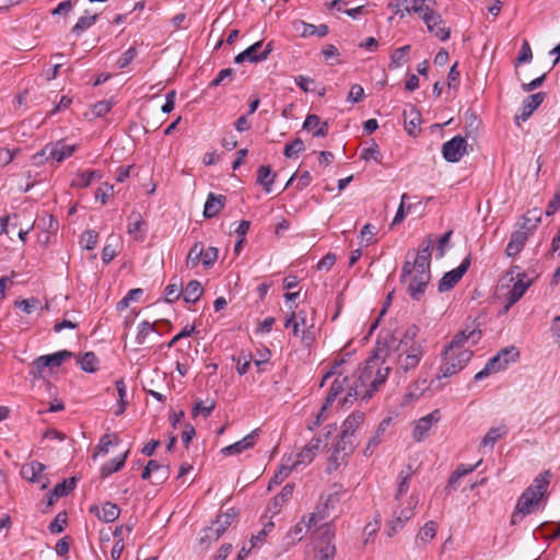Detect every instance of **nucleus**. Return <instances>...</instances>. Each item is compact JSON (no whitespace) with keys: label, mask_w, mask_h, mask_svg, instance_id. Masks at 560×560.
<instances>
[{"label":"nucleus","mask_w":560,"mask_h":560,"mask_svg":"<svg viewBox=\"0 0 560 560\" xmlns=\"http://www.w3.org/2000/svg\"><path fill=\"white\" fill-rule=\"evenodd\" d=\"M552 474L550 470L540 472L533 482L523 491L517 500L515 511L511 516V523L517 524L532 512V506L537 505L548 491Z\"/></svg>","instance_id":"1"},{"label":"nucleus","mask_w":560,"mask_h":560,"mask_svg":"<svg viewBox=\"0 0 560 560\" xmlns=\"http://www.w3.org/2000/svg\"><path fill=\"white\" fill-rule=\"evenodd\" d=\"M424 354L423 346H411L409 349H397L394 361V375L400 382L408 373L416 370Z\"/></svg>","instance_id":"2"},{"label":"nucleus","mask_w":560,"mask_h":560,"mask_svg":"<svg viewBox=\"0 0 560 560\" xmlns=\"http://www.w3.org/2000/svg\"><path fill=\"white\" fill-rule=\"evenodd\" d=\"M471 357L472 351L469 349L456 351L445 347L442 353L443 363L440 368V374L438 375V378L450 377L457 374L466 366Z\"/></svg>","instance_id":"3"},{"label":"nucleus","mask_w":560,"mask_h":560,"mask_svg":"<svg viewBox=\"0 0 560 560\" xmlns=\"http://www.w3.org/2000/svg\"><path fill=\"white\" fill-rule=\"evenodd\" d=\"M416 271L407 279V290L412 300L419 301L431 280V268L416 264Z\"/></svg>","instance_id":"4"},{"label":"nucleus","mask_w":560,"mask_h":560,"mask_svg":"<svg viewBox=\"0 0 560 560\" xmlns=\"http://www.w3.org/2000/svg\"><path fill=\"white\" fill-rule=\"evenodd\" d=\"M372 374V369L366 366L358 371V374L353 375L354 380L352 382L350 381L349 390L341 401L342 406L352 404L358 397H363L365 389H368L366 383L371 381Z\"/></svg>","instance_id":"5"},{"label":"nucleus","mask_w":560,"mask_h":560,"mask_svg":"<svg viewBox=\"0 0 560 560\" xmlns=\"http://www.w3.org/2000/svg\"><path fill=\"white\" fill-rule=\"evenodd\" d=\"M406 506L401 509H396L393 513V520L388 522L387 524V535L392 537L395 535L398 530H400L405 523L409 521L413 514L415 509L418 504V499L413 494H411L407 502Z\"/></svg>","instance_id":"6"},{"label":"nucleus","mask_w":560,"mask_h":560,"mask_svg":"<svg viewBox=\"0 0 560 560\" xmlns=\"http://www.w3.org/2000/svg\"><path fill=\"white\" fill-rule=\"evenodd\" d=\"M75 151V147L68 145L62 142L48 143L46 144L40 152L33 155L34 163L38 164L42 162V159L54 160L56 162H61L65 159L71 156Z\"/></svg>","instance_id":"7"},{"label":"nucleus","mask_w":560,"mask_h":560,"mask_svg":"<svg viewBox=\"0 0 560 560\" xmlns=\"http://www.w3.org/2000/svg\"><path fill=\"white\" fill-rule=\"evenodd\" d=\"M73 355L74 353L68 350H61L52 354L40 355L33 361L31 373L33 375H42L46 368H58L66 359H70Z\"/></svg>","instance_id":"8"},{"label":"nucleus","mask_w":560,"mask_h":560,"mask_svg":"<svg viewBox=\"0 0 560 560\" xmlns=\"http://www.w3.org/2000/svg\"><path fill=\"white\" fill-rule=\"evenodd\" d=\"M470 264H471V256L468 255L462 260L460 265L457 268L445 272L444 276L439 281V285H438L439 292L442 293V292H446V291H450L451 289H453L459 282V280L463 278V276L467 272Z\"/></svg>","instance_id":"9"},{"label":"nucleus","mask_w":560,"mask_h":560,"mask_svg":"<svg viewBox=\"0 0 560 560\" xmlns=\"http://www.w3.org/2000/svg\"><path fill=\"white\" fill-rule=\"evenodd\" d=\"M467 141L462 136H455L442 145L443 158L451 163L458 162L466 153Z\"/></svg>","instance_id":"10"},{"label":"nucleus","mask_w":560,"mask_h":560,"mask_svg":"<svg viewBox=\"0 0 560 560\" xmlns=\"http://www.w3.org/2000/svg\"><path fill=\"white\" fill-rule=\"evenodd\" d=\"M441 419L439 409L433 410L429 415L421 417L416 423L412 431V438L416 442H421L429 436V433L434 424Z\"/></svg>","instance_id":"11"},{"label":"nucleus","mask_w":560,"mask_h":560,"mask_svg":"<svg viewBox=\"0 0 560 560\" xmlns=\"http://www.w3.org/2000/svg\"><path fill=\"white\" fill-rule=\"evenodd\" d=\"M533 279L527 277L526 272H518L516 275V281L514 282L512 289L508 293L506 298V310L514 305L527 291V289L532 285Z\"/></svg>","instance_id":"12"},{"label":"nucleus","mask_w":560,"mask_h":560,"mask_svg":"<svg viewBox=\"0 0 560 560\" xmlns=\"http://www.w3.org/2000/svg\"><path fill=\"white\" fill-rule=\"evenodd\" d=\"M397 345H398V339L396 338V336L393 332H390V331L382 332L378 336L377 341H376V347L374 350V358H376V359L384 358L385 359L387 355H389L390 351L397 352Z\"/></svg>","instance_id":"13"},{"label":"nucleus","mask_w":560,"mask_h":560,"mask_svg":"<svg viewBox=\"0 0 560 560\" xmlns=\"http://www.w3.org/2000/svg\"><path fill=\"white\" fill-rule=\"evenodd\" d=\"M545 98V92H537L535 94L527 96L522 103L521 114L515 115L516 124H520V120L526 121L533 115V113L540 106Z\"/></svg>","instance_id":"14"},{"label":"nucleus","mask_w":560,"mask_h":560,"mask_svg":"<svg viewBox=\"0 0 560 560\" xmlns=\"http://www.w3.org/2000/svg\"><path fill=\"white\" fill-rule=\"evenodd\" d=\"M258 432H259L258 429L252 431L249 434H247L242 440H240L229 446L223 447L221 450V453L225 456H232V455L241 454L244 451L252 448L256 444Z\"/></svg>","instance_id":"15"},{"label":"nucleus","mask_w":560,"mask_h":560,"mask_svg":"<svg viewBox=\"0 0 560 560\" xmlns=\"http://www.w3.org/2000/svg\"><path fill=\"white\" fill-rule=\"evenodd\" d=\"M303 129L311 131L313 137L324 138L328 135V121H322L316 114H308L303 122Z\"/></svg>","instance_id":"16"},{"label":"nucleus","mask_w":560,"mask_h":560,"mask_svg":"<svg viewBox=\"0 0 560 560\" xmlns=\"http://www.w3.org/2000/svg\"><path fill=\"white\" fill-rule=\"evenodd\" d=\"M145 226L147 223L142 219V215L140 212L132 211L128 217V233L136 240V241H143L145 236Z\"/></svg>","instance_id":"17"},{"label":"nucleus","mask_w":560,"mask_h":560,"mask_svg":"<svg viewBox=\"0 0 560 560\" xmlns=\"http://www.w3.org/2000/svg\"><path fill=\"white\" fill-rule=\"evenodd\" d=\"M350 386V378L348 376H339L334 380L328 394L326 396L325 402H324V409H327L332 405V402L336 400V398L345 390H349Z\"/></svg>","instance_id":"18"},{"label":"nucleus","mask_w":560,"mask_h":560,"mask_svg":"<svg viewBox=\"0 0 560 560\" xmlns=\"http://www.w3.org/2000/svg\"><path fill=\"white\" fill-rule=\"evenodd\" d=\"M529 235V232L523 231L521 229L514 231L505 248L506 256H516L524 248Z\"/></svg>","instance_id":"19"},{"label":"nucleus","mask_w":560,"mask_h":560,"mask_svg":"<svg viewBox=\"0 0 560 560\" xmlns=\"http://www.w3.org/2000/svg\"><path fill=\"white\" fill-rule=\"evenodd\" d=\"M480 336H481V331L480 330H477V329H471V330H468V329H464V330H460L458 331L454 337L453 339L451 340V342L446 346V348L448 349H454L456 351H459V350H463V346L466 341H468L469 339L472 340V343H477L478 340L480 339Z\"/></svg>","instance_id":"20"},{"label":"nucleus","mask_w":560,"mask_h":560,"mask_svg":"<svg viewBox=\"0 0 560 560\" xmlns=\"http://www.w3.org/2000/svg\"><path fill=\"white\" fill-rule=\"evenodd\" d=\"M90 512L95 513L98 520L105 523H112L119 517L120 508L116 503L105 502L101 510L94 505L90 509Z\"/></svg>","instance_id":"21"},{"label":"nucleus","mask_w":560,"mask_h":560,"mask_svg":"<svg viewBox=\"0 0 560 560\" xmlns=\"http://www.w3.org/2000/svg\"><path fill=\"white\" fill-rule=\"evenodd\" d=\"M226 201V197L223 195H215L214 192H210L207 197L205 207H203V215L205 218H214L220 213V211L224 208Z\"/></svg>","instance_id":"22"},{"label":"nucleus","mask_w":560,"mask_h":560,"mask_svg":"<svg viewBox=\"0 0 560 560\" xmlns=\"http://www.w3.org/2000/svg\"><path fill=\"white\" fill-rule=\"evenodd\" d=\"M402 116L407 132L410 136H416L419 131L417 128L421 122L420 112L416 108L415 105L409 104L408 108L404 110Z\"/></svg>","instance_id":"23"},{"label":"nucleus","mask_w":560,"mask_h":560,"mask_svg":"<svg viewBox=\"0 0 560 560\" xmlns=\"http://www.w3.org/2000/svg\"><path fill=\"white\" fill-rule=\"evenodd\" d=\"M45 469V465L37 462V460H33L31 463H27L25 465L22 466L21 468V476L25 479V480H28L31 482H40L42 479L44 478L42 472L44 471Z\"/></svg>","instance_id":"24"},{"label":"nucleus","mask_w":560,"mask_h":560,"mask_svg":"<svg viewBox=\"0 0 560 560\" xmlns=\"http://www.w3.org/2000/svg\"><path fill=\"white\" fill-rule=\"evenodd\" d=\"M262 47V40L256 42L255 44L250 45L248 48H246L245 55L247 56V61L249 62H258L262 61L268 58L270 52L272 51V45L271 43H268L262 51H259Z\"/></svg>","instance_id":"25"},{"label":"nucleus","mask_w":560,"mask_h":560,"mask_svg":"<svg viewBox=\"0 0 560 560\" xmlns=\"http://www.w3.org/2000/svg\"><path fill=\"white\" fill-rule=\"evenodd\" d=\"M506 434L508 428L505 424L490 428L486 435L482 438L479 444V448L489 447L490 451L493 450V446L498 442V440L505 436Z\"/></svg>","instance_id":"26"},{"label":"nucleus","mask_w":560,"mask_h":560,"mask_svg":"<svg viewBox=\"0 0 560 560\" xmlns=\"http://www.w3.org/2000/svg\"><path fill=\"white\" fill-rule=\"evenodd\" d=\"M276 177L277 174L272 172L270 165H260L257 170L256 183L262 186L264 190L269 194Z\"/></svg>","instance_id":"27"},{"label":"nucleus","mask_w":560,"mask_h":560,"mask_svg":"<svg viewBox=\"0 0 560 560\" xmlns=\"http://www.w3.org/2000/svg\"><path fill=\"white\" fill-rule=\"evenodd\" d=\"M295 468L293 464V456L289 455L283 457L282 463L277 470V472L273 475V477L270 480L269 489L272 485H279L289 475L290 472Z\"/></svg>","instance_id":"28"},{"label":"nucleus","mask_w":560,"mask_h":560,"mask_svg":"<svg viewBox=\"0 0 560 560\" xmlns=\"http://www.w3.org/2000/svg\"><path fill=\"white\" fill-rule=\"evenodd\" d=\"M293 489H294V485L293 483H287L280 491V493H278L270 506L268 508L269 511L272 512V514H278L281 506L287 502L289 501L291 498H292V494H293Z\"/></svg>","instance_id":"29"},{"label":"nucleus","mask_w":560,"mask_h":560,"mask_svg":"<svg viewBox=\"0 0 560 560\" xmlns=\"http://www.w3.org/2000/svg\"><path fill=\"white\" fill-rule=\"evenodd\" d=\"M128 455L129 451H126L122 455L106 462L101 468V477L107 478L112 474L119 471L125 466Z\"/></svg>","instance_id":"30"},{"label":"nucleus","mask_w":560,"mask_h":560,"mask_svg":"<svg viewBox=\"0 0 560 560\" xmlns=\"http://www.w3.org/2000/svg\"><path fill=\"white\" fill-rule=\"evenodd\" d=\"M392 368L386 366L383 370L378 369L375 377L371 381L368 389H365L362 400L368 401L373 394L378 389V386L385 383Z\"/></svg>","instance_id":"31"},{"label":"nucleus","mask_w":560,"mask_h":560,"mask_svg":"<svg viewBox=\"0 0 560 560\" xmlns=\"http://www.w3.org/2000/svg\"><path fill=\"white\" fill-rule=\"evenodd\" d=\"M433 240L429 235L428 238L421 244L416 256V264L430 267L432 256Z\"/></svg>","instance_id":"32"},{"label":"nucleus","mask_w":560,"mask_h":560,"mask_svg":"<svg viewBox=\"0 0 560 560\" xmlns=\"http://www.w3.org/2000/svg\"><path fill=\"white\" fill-rule=\"evenodd\" d=\"M202 292L201 283L197 280H190L183 290L184 301L188 304H194L200 299Z\"/></svg>","instance_id":"33"},{"label":"nucleus","mask_w":560,"mask_h":560,"mask_svg":"<svg viewBox=\"0 0 560 560\" xmlns=\"http://www.w3.org/2000/svg\"><path fill=\"white\" fill-rule=\"evenodd\" d=\"M310 528L311 527H308V522L306 523L305 517H303L301 522L288 530L285 536L287 544L294 545L295 542L300 541Z\"/></svg>","instance_id":"34"},{"label":"nucleus","mask_w":560,"mask_h":560,"mask_svg":"<svg viewBox=\"0 0 560 560\" xmlns=\"http://www.w3.org/2000/svg\"><path fill=\"white\" fill-rule=\"evenodd\" d=\"M364 420V413L357 411L351 413L342 423L341 432L345 433L346 436H353L357 429Z\"/></svg>","instance_id":"35"},{"label":"nucleus","mask_w":560,"mask_h":560,"mask_svg":"<svg viewBox=\"0 0 560 560\" xmlns=\"http://www.w3.org/2000/svg\"><path fill=\"white\" fill-rule=\"evenodd\" d=\"M540 222V212L538 209L529 210L523 218L520 229L530 234L536 230Z\"/></svg>","instance_id":"36"},{"label":"nucleus","mask_w":560,"mask_h":560,"mask_svg":"<svg viewBox=\"0 0 560 560\" xmlns=\"http://www.w3.org/2000/svg\"><path fill=\"white\" fill-rule=\"evenodd\" d=\"M335 454H342L341 459L351 455L354 451L352 436H346L345 433H340L338 442L334 445Z\"/></svg>","instance_id":"37"},{"label":"nucleus","mask_w":560,"mask_h":560,"mask_svg":"<svg viewBox=\"0 0 560 560\" xmlns=\"http://www.w3.org/2000/svg\"><path fill=\"white\" fill-rule=\"evenodd\" d=\"M413 475V471L411 469V466H407L406 469L401 470L398 475V487L395 494V500L399 501L400 498L407 493L409 489V480L411 476Z\"/></svg>","instance_id":"38"},{"label":"nucleus","mask_w":560,"mask_h":560,"mask_svg":"<svg viewBox=\"0 0 560 560\" xmlns=\"http://www.w3.org/2000/svg\"><path fill=\"white\" fill-rule=\"evenodd\" d=\"M419 328L416 325H410L404 332L402 337L399 339L397 349H409L411 346H422L421 343L415 342L416 337L418 336Z\"/></svg>","instance_id":"39"},{"label":"nucleus","mask_w":560,"mask_h":560,"mask_svg":"<svg viewBox=\"0 0 560 560\" xmlns=\"http://www.w3.org/2000/svg\"><path fill=\"white\" fill-rule=\"evenodd\" d=\"M330 509L319 500L313 513L308 515V527L316 526L318 522L325 521L330 515Z\"/></svg>","instance_id":"40"},{"label":"nucleus","mask_w":560,"mask_h":560,"mask_svg":"<svg viewBox=\"0 0 560 560\" xmlns=\"http://www.w3.org/2000/svg\"><path fill=\"white\" fill-rule=\"evenodd\" d=\"M235 516L236 511L234 509H229L226 512L220 513L215 521L212 522V525L218 528L221 535H223L228 527L232 524Z\"/></svg>","instance_id":"41"},{"label":"nucleus","mask_w":560,"mask_h":560,"mask_svg":"<svg viewBox=\"0 0 560 560\" xmlns=\"http://www.w3.org/2000/svg\"><path fill=\"white\" fill-rule=\"evenodd\" d=\"M80 368L88 373H94L98 369V359L94 352H85L83 355L78 358Z\"/></svg>","instance_id":"42"},{"label":"nucleus","mask_w":560,"mask_h":560,"mask_svg":"<svg viewBox=\"0 0 560 560\" xmlns=\"http://www.w3.org/2000/svg\"><path fill=\"white\" fill-rule=\"evenodd\" d=\"M152 334H158L155 329V325L149 323L148 320H143L138 325V332L136 336V342L139 346L145 345L149 336Z\"/></svg>","instance_id":"43"},{"label":"nucleus","mask_w":560,"mask_h":560,"mask_svg":"<svg viewBox=\"0 0 560 560\" xmlns=\"http://www.w3.org/2000/svg\"><path fill=\"white\" fill-rule=\"evenodd\" d=\"M115 386L118 393V404L117 409L115 410L116 416H121L127 407V387L124 378H119L115 382Z\"/></svg>","instance_id":"44"},{"label":"nucleus","mask_w":560,"mask_h":560,"mask_svg":"<svg viewBox=\"0 0 560 560\" xmlns=\"http://www.w3.org/2000/svg\"><path fill=\"white\" fill-rule=\"evenodd\" d=\"M203 254V244L201 242H196L190 248L187 258L186 265L189 268H195L198 266L200 261H202Z\"/></svg>","instance_id":"45"},{"label":"nucleus","mask_w":560,"mask_h":560,"mask_svg":"<svg viewBox=\"0 0 560 560\" xmlns=\"http://www.w3.org/2000/svg\"><path fill=\"white\" fill-rule=\"evenodd\" d=\"M438 524L434 521H429L419 530L416 541L420 540L423 544L430 542L436 535Z\"/></svg>","instance_id":"46"},{"label":"nucleus","mask_w":560,"mask_h":560,"mask_svg":"<svg viewBox=\"0 0 560 560\" xmlns=\"http://www.w3.org/2000/svg\"><path fill=\"white\" fill-rule=\"evenodd\" d=\"M94 178H101V173L97 171H86L78 174L77 178L72 180V187H88Z\"/></svg>","instance_id":"47"},{"label":"nucleus","mask_w":560,"mask_h":560,"mask_svg":"<svg viewBox=\"0 0 560 560\" xmlns=\"http://www.w3.org/2000/svg\"><path fill=\"white\" fill-rule=\"evenodd\" d=\"M98 15L92 14V15H83L79 18L77 23L73 25L71 32L75 35H80L85 30L90 28L92 25L95 24L97 21Z\"/></svg>","instance_id":"48"},{"label":"nucleus","mask_w":560,"mask_h":560,"mask_svg":"<svg viewBox=\"0 0 560 560\" xmlns=\"http://www.w3.org/2000/svg\"><path fill=\"white\" fill-rule=\"evenodd\" d=\"M410 51V45H405L395 49L390 56V68H398L407 61V55Z\"/></svg>","instance_id":"49"},{"label":"nucleus","mask_w":560,"mask_h":560,"mask_svg":"<svg viewBox=\"0 0 560 560\" xmlns=\"http://www.w3.org/2000/svg\"><path fill=\"white\" fill-rule=\"evenodd\" d=\"M77 479L74 477L69 480H63L54 487V494L56 498L68 495L75 488Z\"/></svg>","instance_id":"50"},{"label":"nucleus","mask_w":560,"mask_h":560,"mask_svg":"<svg viewBox=\"0 0 560 560\" xmlns=\"http://www.w3.org/2000/svg\"><path fill=\"white\" fill-rule=\"evenodd\" d=\"M497 354L500 355L502 364L506 368L511 362L516 361V359L520 357V351L516 347L511 346L501 349Z\"/></svg>","instance_id":"51"},{"label":"nucleus","mask_w":560,"mask_h":560,"mask_svg":"<svg viewBox=\"0 0 560 560\" xmlns=\"http://www.w3.org/2000/svg\"><path fill=\"white\" fill-rule=\"evenodd\" d=\"M304 150L305 145L303 140L301 138H295L291 143L285 144L283 154L285 158L291 159Z\"/></svg>","instance_id":"52"},{"label":"nucleus","mask_w":560,"mask_h":560,"mask_svg":"<svg viewBox=\"0 0 560 560\" xmlns=\"http://www.w3.org/2000/svg\"><path fill=\"white\" fill-rule=\"evenodd\" d=\"M221 533L218 530L215 526L212 524L208 527H206L202 530V535L200 536V544H211L212 541H217L221 537Z\"/></svg>","instance_id":"53"},{"label":"nucleus","mask_w":560,"mask_h":560,"mask_svg":"<svg viewBox=\"0 0 560 560\" xmlns=\"http://www.w3.org/2000/svg\"><path fill=\"white\" fill-rule=\"evenodd\" d=\"M97 240L98 234L93 230H89L82 234L81 244L85 249L92 250L96 247Z\"/></svg>","instance_id":"54"},{"label":"nucleus","mask_w":560,"mask_h":560,"mask_svg":"<svg viewBox=\"0 0 560 560\" xmlns=\"http://www.w3.org/2000/svg\"><path fill=\"white\" fill-rule=\"evenodd\" d=\"M273 527H275L273 522L268 521L267 523H265L264 528L257 535L252 537V539H250L252 548H255V547H258L259 545H261L265 541V537L268 535V533H270L272 530Z\"/></svg>","instance_id":"55"},{"label":"nucleus","mask_w":560,"mask_h":560,"mask_svg":"<svg viewBox=\"0 0 560 560\" xmlns=\"http://www.w3.org/2000/svg\"><path fill=\"white\" fill-rule=\"evenodd\" d=\"M219 249L214 246H210L207 249L203 248L202 265L205 268H210L214 265L218 259Z\"/></svg>","instance_id":"56"},{"label":"nucleus","mask_w":560,"mask_h":560,"mask_svg":"<svg viewBox=\"0 0 560 560\" xmlns=\"http://www.w3.org/2000/svg\"><path fill=\"white\" fill-rule=\"evenodd\" d=\"M180 295H183L182 283L177 284L176 282H174L165 288L166 302L173 303L174 301L178 300Z\"/></svg>","instance_id":"57"},{"label":"nucleus","mask_w":560,"mask_h":560,"mask_svg":"<svg viewBox=\"0 0 560 560\" xmlns=\"http://www.w3.org/2000/svg\"><path fill=\"white\" fill-rule=\"evenodd\" d=\"M318 553H319V560H329L335 557L336 553V547L332 542L327 541L326 544H319L316 547Z\"/></svg>","instance_id":"58"},{"label":"nucleus","mask_w":560,"mask_h":560,"mask_svg":"<svg viewBox=\"0 0 560 560\" xmlns=\"http://www.w3.org/2000/svg\"><path fill=\"white\" fill-rule=\"evenodd\" d=\"M315 454L312 453L307 447H304L300 453L296 454L295 458L293 457L294 466L299 465H308L315 458Z\"/></svg>","instance_id":"59"},{"label":"nucleus","mask_w":560,"mask_h":560,"mask_svg":"<svg viewBox=\"0 0 560 560\" xmlns=\"http://www.w3.org/2000/svg\"><path fill=\"white\" fill-rule=\"evenodd\" d=\"M361 159H363V160L373 159L375 162L381 163L382 153L378 149L377 143L373 142L371 147L364 148L361 152Z\"/></svg>","instance_id":"60"},{"label":"nucleus","mask_w":560,"mask_h":560,"mask_svg":"<svg viewBox=\"0 0 560 560\" xmlns=\"http://www.w3.org/2000/svg\"><path fill=\"white\" fill-rule=\"evenodd\" d=\"M428 387L427 378H419L413 383L412 387L408 392V396L412 399H417Z\"/></svg>","instance_id":"61"},{"label":"nucleus","mask_w":560,"mask_h":560,"mask_svg":"<svg viewBox=\"0 0 560 560\" xmlns=\"http://www.w3.org/2000/svg\"><path fill=\"white\" fill-rule=\"evenodd\" d=\"M38 304L39 300L36 298L15 301V306L19 307L25 314H31Z\"/></svg>","instance_id":"62"},{"label":"nucleus","mask_w":560,"mask_h":560,"mask_svg":"<svg viewBox=\"0 0 560 560\" xmlns=\"http://www.w3.org/2000/svg\"><path fill=\"white\" fill-rule=\"evenodd\" d=\"M67 523L66 513H59L52 522H50L48 529L51 534H59L63 530Z\"/></svg>","instance_id":"63"},{"label":"nucleus","mask_w":560,"mask_h":560,"mask_svg":"<svg viewBox=\"0 0 560 560\" xmlns=\"http://www.w3.org/2000/svg\"><path fill=\"white\" fill-rule=\"evenodd\" d=\"M421 19L425 23L429 32H433L434 26H439L443 23V19L441 16V14L436 11H434L430 15L421 16Z\"/></svg>","instance_id":"64"}]
</instances>
